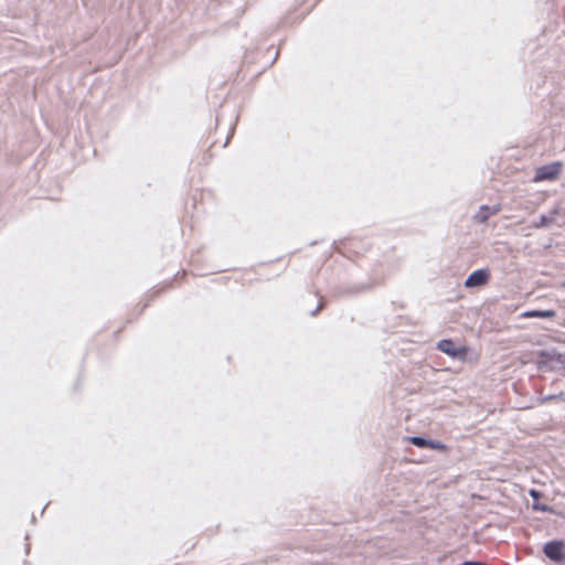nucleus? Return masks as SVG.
Instances as JSON below:
<instances>
[{
  "instance_id": "f257e3e1",
  "label": "nucleus",
  "mask_w": 565,
  "mask_h": 565,
  "mask_svg": "<svg viewBox=\"0 0 565 565\" xmlns=\"http://www.w3.org/2000/svg\"><path fill=\"white\" fill-rule=\"evenodd\" d=\"M563 172V163L559 161L541 166L535 169L533 182L555 181Z\"/></svg>"
},
{
  "instance_id": "f03ea898",
  "label": "nucleus",
  "mask_w": 565,
  "mask_h": 565,
  "mask_svg": "<svg viewBox=\"0 0 565 565\" xmlns=\"http://www.w3.org/2000/svg\"><path fill=\"white\" fill-rule=\"evenodd\" d=\"M437 348L445 354L463 360L468 353V348L465 345H456L454 341L445 339L439 341Z\"/></svg>"
},
{
  "instance_id": "7ed1b4c3",
  "label": "nucleus",
  "mask_w": 565,
  "mask_h": 565,
  "mask_svg": "<svg viewBox=\"0 0 565 565\" xmlns=\"http://www.w3.org/2000/svg\"><path fill=\"white\" fill-rule=\"evenodd\" d=\"M543 552L553 562L565 561V543L563 541L547 542L543 547Z\"/></svg>"
},
{
  "instance_id": "20e7f679",
  "label": "nucleus",
  "mask_w": 565,
  "mask_h": 565,
  "mask_svg": "<svg viewBox=\"0 0 565 565\" xmlns=\"http://www.w3.org/2000/svg\"><path fill=\"white\" fill-rule=\"evenodd\" d=\"M490 278L489 271L487 269H478L473 273H471L466 281L465 287L466 288H473V287H482L488 284Z\"/></svg>"
},
{
  "instance_id": "39448f33",
  "label": "nucleus",
  "mask_w": 565,
  "mask_h": 565,
  "mask_svg": "<svg viewBox=\"0 0 565 565\" xmlns=\"http://www.w3.org/2000/svg\"><path fill=\"white\" fill-rule=\"evenodd\" d=\"M409 441L419 448H430L438 450L445 449V446L441 443L435 440H427L422 437H409Z\"/></svg>"
},
{
  "instance_id": "423d86ee",
  "label": "nucleus",
  "mask_w": 565,
  "mask_h": 565,
  "mask_svg": "<svg viewBox=\"0 0 565 565\" xmlns=\"http://www.w3.org/2000/svg\"><path fill=\"white\" fill-rule=\"evenodd\" d=\"M524 318H554L555 311L553 310H531L522 313Z\"/></svg>"
},
{
  "instance_id": "0eeeda50",
  "label": "nucleus",
  "mask_w": 565,
  "mask_h": 565,
  "mask_svg": "<svg viewBox=\"0 0 565 565\" xmlns=\"http://www.w3.org/2000/svg\"><path fill=\"white\" fill-rule=\"evenodd\" d=\"M533 509L534 510H537V511H543V512H547V511H551V508L545 505V504H540V503H535L533 504Z\"/></svg>"
},
{
  "instance_id": "6e6552de",
  "label": "nucleus",
  "mask_w": 565,
  "mask_h": 565,
  "mask_svg": "<svg viewBox=\"0 0 565 565\" xmlns=\"http://www.w3.org/2000/svg\"><path fill=\"white\" fill-rule=\"evenodd\" d=\"M530 494H531V497H533L534 499H539V498H540V493H539V491H536V490H531V491H530Z\"/></svg>"
},
{
  "instance_id": "1a4fd4ad",
  "label": "nucleus",
  "mask_w": 565,
  "mask_h": 565,
  "mask_svg": "<svg viewBox=\"0 0 565 565\" xmlns=\"http://www.w3.org/2000/svg\"><path fill=\"white\" fill-rule=\"evenodd\" d=\"M546 222H547V221H546V217H545V216H543V217H542V221H541V224H542V225H545V224H546Z\"/></svg>"
}]
</instances>
